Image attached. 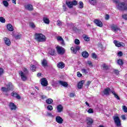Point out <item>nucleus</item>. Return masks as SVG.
Segmentation results:
<instances>
[{"instance_id": "1", "label": "nucleus", "mask_w": 127, "mask_h": 127, "mask_svg": "<svg viewBox=\"0 0 127 127\" xmlns=\"http://www.w3.org/2000/svg\"><path fill=\"white\" fill-rule=\"evenodd\" d=\"M35 39L38 42H45L46 41V37L41 33H36L35 34Z\"/></svg>"}, {"instance_id": "2", "label": "nucleus", "mask_w": 127, "mask_h": 127, "mask_svg": "<svg viewBox=\"0 0 127 127\" xmlns=\"http://www.w3.org/2000/svg\"><path fill=\"white\" fill-rule=\"evenodd\" d=\"M117 7L118 9L121 11L127 10V3L126 4L125 2H119L117 3Z\"/></svg>"}, {"instance_id": "3", "label": "nucleus", "mask_w": 127, "mask_h": 127, "mask_svg": "<svg viewBox=\"0 0 127 127\" xmlns=\"http://www.w3.org/2000/svg\"><path fill=\"white\" fill-rule=\"evenodd\" d=\"M113 119L115 125H116L117 127H121L122 126L121 120L120 119V117H119V115L117 114L116 116H113Z\"/></svg>"}, {"instance_id": "4", "label": "nucleus", "mask_w": 127, "mask_h": 127, "mask_svg": "<svg viewBox=\"0 0 127 127\" xmlns=\"http://www.w3.org/2000/svg\"><path fill=\"white\" fill-rule=\"evenodd\" d=\"M65 3L69 8H72L73 5H77L78 4V1L77 0L66 1Z\"/></svg>"}, {"instance_id": "5", "label": "nucleus", "mask_w": 127, "mask_h": 127, "mask_svg": "<svg viewBox=\"0 0 127 127\" xmlns=\"http://www.w3.org/2000/svg\"><path fill=\"white\" fill-rule=\"evenodd\" d=\"M114 43L117 47H125L126 46L125 43L117 40H114Z\"/></svg>"}, {"instance_id": "6", "label": "nucleus", "mask_w": 127, "mask_h": 127, "mask_svg": "<svg viewBox=\"0 0 127 127\" xmlns=\"http://www.w3.org/2000/svg\"><path fill=\"white\" fill-rule=\"evenodd\" d=\"M56 49L58 54H64L65 53V49L62 47L57 46Z\"/></svg>"}, {"instance_id": "7", "label": "nucleus", "mask_w": 127, "mask_h": 127, "mask_svg": "<svg viewBox=\"0 0 127 127\" xmlns=\"http://www.w3.org/2000/svg\"><path fill=\"white\" fill-rule=\"evenodd\" d=\"M19 74L21 77V79L22 81H26L27 80V77H26V75L24 72H22V71H19Z\"/></svg>"}, {"instance_id": "8", "label": "nucleus", "mask_w": 127, "mask_h": 127, "mask_svg": "<svg viewBox=\"0 0 127 127\" xmlns=\"http://www.w3.org/2000/svg\"><path fill=\"white\" fill-rule=\"evenodd\" d=\"M41 84L42 86L44 87H46L48 85V81L47 79L45 78H42L41 80Z\"/></svg>"}, {"instance_id": "9", "label": "nucleus", "mask_w": 127, "mask_h": 127, "mask_svg": "<svg viewBox=\"0 0 127 127\" xmlns=\"http://www.w3.org/2000/svg\"><path fill=\"white\" fill-rule=\"evenodd\" d=\"M111 30L113 31V32H117L119 31V30H121V29L118 27L116 25H112L111 26Z\"/></svg>"}, {"instance_id": "10", "label": "nucleus", "mask_w": 127, "mask_h": 127, "mask_svg": "<svg viewBox=\"0 0 127 127\" xmlns=\"http://www.w3.org/2000/svg\"><path fill=\"white\" fill-rule=\"evenodd\" d=\"M80 48H81L80 46H77L75 47V48H74V47H71L70 48V50L72 52V53L74 54H76V53H77V51H79V50H80Z\"/></svg>"}, {"instance_id": "11", "label": "nucleus", "mask_w": 127, "mask_h": 127, "mask_svg": "<svg viewBox=\"0 0 127 127\" xmlns=\"http://www.w3.org/2000/svg\"><path fill=\"white\" fill-rule=\"evenodd\" d=\"M110 92H111V89L109 87H107L103 91H102V93L106 96H109L110 95Z\"/></svg>"}, {"instance_id": "12", "label": "nucleus", "mask_w": 127, "mask_h": 127, "mask_svg": "<svg viewBox=\"0 0 127 127\" xmlns=\"http://www.w3.org/2000/svg\"><path fill=\"white\" fill-rule=\"evenodd\" d=\"M94 22L97 26H99V27H102L103 26V23H102V21L99 19H95L94 20Z\"/></svg>"}, {"instance_id": "13", "label": "nucleus", "mask_w": 127, "mask_h": 127, "mask_svg": "<svg viewBox=\"0 0 127 127\" xmlns=\"http://www.w3.org/2000/svg\"><path fill=\"white\" fill-rule=\"evenodd\" d=\"M86 120L87 126H92V125H93L94 123V121L93 120V119L87 117L86 118Z\"/></svg>"}, {"instance_id": "14", "label": "nucleus", "mask_w": 127, "mask_h": 127, "mask_svg": "<svg viewBox=\"0 0 127 127\" xmlns=\"http://www.w3.org/2000/svg\"><path fill=\"white\" fill-rule=\"evenodd\" d=\"M56 122H57L58 124H63V119L60 116H57L56 117Z\"/></svg>"}, {"instance_id": "15", "label": "nucleus", "mask_w": 127, "mask_h": 127, "mask_svg": "<svg viewBox=\"0 0 127 127\" xmlns=\"http://www.w3.org/2000/svg\"><path fill=\"white\" fill-rule=\"evenodd\" d=\"M25 8L27 9V10L32 11L33 10V6L31 4H28L25 6Z\"/></svg>"}, {"instance_id": "16", "label": "nucleus", "mask_w": 127, "mask_h": 127, "mask_svg": "<svg viewBox=\"0 0 127 127\" xmlns=\"http://www.w3.org/2000/svg\"><path fill=\"white\" fill-rule=\"evenodd\" d=\"M4 43L7 45V46H10V44L11 43L10 42V40L8 39L7 37H4L3 38Z\"/></svg>"}, {"instance_id": "17", "label": "nucleus", "mask_w": 127, "mask_h": 127, "mask_svg": "<svg viewBox=\"0 0 127 127\" xmlns=\"http://www.w3.org/2000/svg\"><path fill=\"white\" fill-rule=\"evenodd\" d=\"M9 108L10 109L11 111H14L16 110V106L14 105L13 103H10L9 104Z\"/></svg>"}, {"instance_id": "18", "label": "nucleus", "mask_w": 127, "mask_h": 127, "mask_svg": "<svg viewBox=\"0 0 127 127\" xmlns=\"http://www.w3.org/2000/svg\"><path fill=\"white\" fill-rule=\"evenodd\" d=\"M57 67L60 69H63L65 67V64L62 62H60L58 63Z\"/></svg>"}, {"instance_id": "19", "label": "nucleus", "mask_w": 127, "mask_h": 127, "mask_svg": "<svg viewBox=\"0 0 127 127\" xmlns=\"http://www.w3.org/2000/svg\"><path fill=\"white\" fill-rule=\"evenodd\" d=\"M11 95L13 97H15V98H16V99H18V100H20L21 99V97H20V96L18 95V94L16 93L15 92H13L11 93Z\"/></svg>"}, {"instance_id": "20", "label": "nucleus", "mask_w": 127, "mask_h": 127, "mask_svg": "<svg viewBox=\"0 0 127 127\" xmlns=\"http://www.w3.org/2000/svg\"><path fill=\"white\" fill-rule=\"evenodd\" d=\"M85 83V80H81L77 84V88L78 89H82L83 87V84Z\"/></svg>"}, {"instance_id": "21", "label": "nucleus", "mask_w": 127, "mask_h": 127, "mask_svg": "<svg viewBox=\"0 0 127 127\" xmlns=\"http://www.w3.org/2000/svg\"><path fill=\"white\" fill-rule=\"evenodd\" d=\"M6 87H7V89H8V91L13 90V85H12V84H11L10 82H9L7 84H6Z\"/></svg>"}, {"instance_id": "22", "label": "nucleus", "mask_w": 127, "mask_h": 127, "mask_svg": "<svg viewBox=\"0 0 127 127\" xmlns=\"http://www.w3.org/2000/svg\"><path fill=\"white\" fill-rule=\"evenodd\" d=\"M57 110L58 112V113H61L63 111V106H62L61 105H59L57 107Z\"/></svg>"}, {"instance_id": "23", "label": "nucleus", "mask_w": 127, "mask_h": 127, "mask_svg": "<svg viewBox=\"0 0 127 127\" xmlns=\"http://www.w3.org/2000/svg\"><path fill=\"white\" fill-rule=\"evenodd\" d=\"M48 53L49 54H50V55H54L55 54V50L53 49H48Z\"/></svg>"}, {"instance_id": "24", "label": "nucleus", "mask_w": 127, "mask_h": 127, "mask_svg": "<svg viewBox=\"0 0 127 127\" xmlns=\"http://www.w3.org/2000/svg\"><path fill=\"white\" fill-rule=\"evenodd\" d=\"M82 56H83L84 58H88V57H89V54L87 51L82 52Z\"/></svg>"}, {"instance_id": "25", "label": "nucleus", "mask_w": 127, "mask_h": 127, "mask_svg": "<svg viewBox=\"0 0 127 127\" xmlns=\"http://www.w3.org/2000/svg\"><path fill=\"white\" fill-rule=\"evenodd\" d=\"M7 28L9 31H13V27L10 24L7 25Z\"/></svg>"}, {"instance_id": "26", "label": "nucleus", "mask_w": 127, "mask_h": 127, "mask_svg": "<svg viewBox=\"0 0 127 127\" xmlns=\"http://www.w3.org/2000/svg\"><path fill=\"white\" fill-rule=\"evenodd\" d=\"M59 84L60 85H62V86H63L64 87H67L68 86V83L67 82H65L62 81H59Z\"/></svg>"}, {"instance_id": "27", "label": "nucleus", "mask_w": 127, "mask_h": 127, "mask_svg": "<svg viewBox=\"0 0 127 127\" xmlns=\"http://www.w3.org/2000/svg\"><path fill=\"white\" fill-rule=\"evenodd\" d=\"M46 103L48 105H51V104L53 103V100H52L51 98H49L46 100Z\"/></svg>"}, {"instance_id": "28", "label": "nucleus", "mask_w": 127, "mask_h": 127, "mask_svg": "<svg viewBox=\"0 0 127 127\" xmlns=\"http://www.w3.org/2000/svg\"><path fill=\"white\" fill-rule=\"evenodd\" d=\"M42 65L43 67H46V66H47V61L45 59H43L42 62Z\"/></svg>"}, {"instance_id": "29", "label": "nucleus", "mask_w": 127, "mask_h": 127, "mask_svg": "<svg viewBox=\"0 0 127 127\" xmlns=\"http://www.w3.org/2000/svg\"><path fill=\"white\" fill-rule=\"evenodd\" d=\"M43 21L44 22H45V23H46L47 24H49V23L50 22L49 19L47 17L43 18Z\"/></svg>"}, {"instance_id": "30", "label": "nucleus", "mask_w": 127, "mask_h": 127, "mask_svg": "<svg viewBox=\"0 0 127 127\" xmlns=\"http://www.w3.org/2000/svg\"><path fill=\"white\" fill-rule=\"evenodd\" d=\"M112 93L113 94V95H114L115 98H116V99H117V100H120V97H119V95H118V94H116V92L115 91H112Z\"/></svg>"}, {"instance_id": "31", "label": "nucleus", "mask_w": 127, "mask_h": 127, "mask_svg": "<svg viewBox=\"0 0 127 127\" xmlns=\"http://www.w3.org/2000/svg\"><path fill=\"white\" fill-rule=\"evenodd\" d=\"M83 39L85 41H90V37H88L86 35H83Z\"/></svg>"}, {"instance_id": "32", "label": "nucleus", "mask_w": 127, "mask_h": 127, "mask_svg": "<svg viewBox=\"0 0 127 127\" xmlns=\"http://www.w3.org/2000/svg\"><path fill=\"white\" fill-rule=\"evenodd\" d=\"M2 3L4 5V6H5V7H7V6H8V2H7V0H3L2 1Z\"/></svg>"}, {"instance_id": "33", "label": "nucleus", "mask_w": 127, "mask_h": 127, "mask_svg": "<svg viewBox=\"0 0 127 127\" xmlns=\"http://www.w3.org/2000/svg\"><path fill=\"white\" fill-rule=\"evenodd\" d=\"M89 3L92 5H95L97 3V1L96 0H89Z\"/></svg>"}, {"instance_id": "34", "label": "nucleus", "mask_w": 127, "mask_h": 127, "mask_svg": "<svg viewBox=\"0 0 127 127\" xmlns=\"http://www.w3.org/2000/svg\"><path fill=\"white\" fill-rule=\"evenodd\" d=\"M102 67L103 68V70H108L109 69V66L108 65L106 64H102Z\"/></svg>"}, {"instance_id": "35", "label": "nucleus", "mask_w": 127, "mask_h": 127, "mask_svg": "<svg viewBox=\"0 0 127 127\" xmlns=\"http://www.w3.org/2000/svg\"><path fill=\"white\" fill-rule=\"evenodd\" d=\"M1 90L2 91V92H9V91L8 90V88L4 87H2L1 88Z\"/></svg>"}, {"instance_id": "36", "label": "nucleus", "mask_w": 127, "mask_h": 127, "mask_svg": "<svg viewBox=\"0 0 127 127\" xmlns=\"http://www.w3.org/2000/svg\"><path fill=\"white\" fill-rule=\"evenodd\" d=\"M78 4L79 8H83L84 7V3L82 1H79Z\"/></svg>"}, {"instance_id": "37", "label": "nucleus", "mask_w": 127, "mask_h": 127, "mask_svg": "<svg viewBox=\"0 0 127 127\" xmlns=\"http://www.w3.org/2000/svg\"><path fill=\"white\" fill-rule=\"evenodd\" d=\"M117 63L119 64V65H124V62L122 60H118L117 61Z\"/></svg>"}, {"instance_id": "38", "label": "nucleus", "mask_w": 127, "mask_h": 127, "mask_svg": "<svg viewBox=\"0 0 127 127\" xmlns=\"http://www.w3.org/2000/svg\"><path fill=\"white\" fill-rule=\"evenodd\" d=\"M57 25L58 26H62V21H61L60 20H58L57 21Z\"/></svg>"}, {"instance_id": "39", "label": "nucleus", "mask_w": 127, "mask_h": 127, "mask_svg": "<svg viewBox=\"0 0 127 127\" xmlns=\"http://www.w3.org/2000/svg\"><path fill=\"white\" fill-rule=\"evenodd\" d=\"M35 69H36L35 65H31V69L32 70V72H35Z\"/></svg>"}, {"instance_id": "40", "label": "nucleus", "mask_w": 127, "mask_h": 127, "mask_svg": "<svg viewBox=\"0 0 127 127\" xmlns=\"http://www.w3.org/2000/svg\"><path fill=\"white\" fill-rule=\"evenodd\" d=\"M74 43L76 44V45H79L80 44V40L78 39H75L74 40Z\"/></svg>"}, {"instance_id": "41", "label": "nucleus", "mask_w": 127, "mask_h": 127, "mask_svg": "<svg viewBox=\"0 0 127 127\" xmlns=\"http://www.w3.org/2000/svg\"><path fill=\"white\" fill-rule=\"evenodd\" d=\"M0 21L2 23H4L5 22V19L2 17H0Z\"/></svg>"}, {"instance_id": "42", "label": "nucleus", "mask_w": 127, "mask_h": 127, "mask_svg": "<svg viewBox=\"0 0 127 127\" xmlns=\"http://www.w3.org/2000/svg\"><path fill=\"white\" fill-rule=\"evenodd\" d=\"M47 109H48V110H49V111H53V107L51 105L48 106Z\"/></svg>"}, {"instance_id": "43", "label": "nucleus", "mask_w": 127, "mask_h": 127, "mask_svg": "<svg viewBox=\"0 0 127 127\" xmlns=\"http://www.w3.org/2000/svg\"><path fill=\"white\" fill-rule=\"evenodd\" d=\"M29 26H30V27L32 28H35L36 26H35V24H34L33 23H30Z\"/></svg>"}, {"instance_id": "44", "label": "nucleus", "mask_w": 127, "mask_h": 127, "mask_svg": "<svg viewBox=\"0 0 127 127\" xmlns=\"http://www.w3.org/2000/svg\"><path fill=\"white\" fill-rule=\"evenodd\" d=\"M123 110L125 113H127V107L126 106H123Z\"/></svg>"}, {"instance_id": "45", "label": "nucleus", "mask_w": 127, "mask_h": 127, "mask_svg": "<svg viewBox=\"0 0 127 127\" xmlns=\"http://www.w3.org/2000/svg\"><path fill=\"white\" fill-rule=\"evenodd\" d=\"M87 64H88V65H89V66H90V67L93 66V64L91 61H87Z\"/></svg>"}, {"instance_id": "46", "label": "nucleus", "mask_w": 127, "mask_h": 127, "mask_svg": "<svg viewBox=\"0 0 127 127\" xmlns=\"http://www.w3.org/2000/svg\"><path fill=\"white\" fill-rule=\"evenodd\" d=\"M63 9L64 11H67V7H66V5L64 4L63 5Z\"/></svg>"}, {"instance_id": "47", "label": "nucleus", "mask_w": 127, "mask_h": 127, "mask_svg": "<svg viewBox=\"0 0 127 127\" xmlns=\"http://www.w3.org/2000/svg\"><path fill=\"white\" fill-rule=\"evenodd\" d=\"M82 72L83 73V74H87L88 73V71H87V70L85 69H81Z\"/></svg>"}, {"instance_id": "48", "label": "nucleus", "mask_w": 127, "mask_h": 127, "mask_svg": "<svg viewBox=\"0 0 127 127\" xmlns=\"http://www.w3.org/2000/svg\"><path fill=\"white\" fill-rule=\"evenodd\" d=\"M87 112L89 114H93V113H94V111H93V110L91 108L89 109Z\"/></svg>"}, {"instance_id": "49", "label": "nucleus", "mask_w": 127, "mask_h": 127, "mask_svg": "<svg viewBox=\"0 0 127 127\" xmlns=\"http://www.w3.org/2000/svg\"><path fill=\"white\" fill-rule=\"evenodd\" d=\"M47 115L48 117H51V118H53V117H54L53 116V115H52V114L50 113H47Z\"/></svg>"}, {"instance_id": "50", "label": "nucleus", "mask_w": 127, "mask_h": 127, "mask_svg": "<svg viewBox=\"0 0 127 127\" xmlns=\"http://www.w3.org/2000/svg\"><path fill=\"white\" fill-rule=\"evenodd\" d=\"M3 74V69L0 68V76H1Z\"/></svg>"}, {"instance_id": "51", "label": "nucleus", "mask_w": 127, "mask_h": 127, "mask_svg": "<svg viewBox=\"0 0 127 127\" xmlns=\"http://www.w3.org/2000/svg\"><path fill=\"white\" fill-rule=\"evenodd\" d=\"M23 71H24V74H28V70H27V69H26V68L23 69Z\"/></svg>"}, {"instance_id": "52", "label": "nucleus", "mask_w": 127, "mask_h": 127, "mask_svg": "<svg viewBox=\"0 0 127 127\" xmlns=\"http://www.w3.org/2000/svg\"><path fill=\"white\" fill-rule=\"evenodd\" d=\"M57 40H58V41H62V40H63V38H62L61 36H59L57 38Z\"/></svg>"}, {"instance_id": "53", "label": "nucleus", "mask_w": 127, "mask_h": 127, "mask_svg": "<svg viewBox=\"0 0 127 127\" xmlns=\"http://www.w3.org/2000/svg\"><path fill=\"white\" fill-rule=\"evenodd\" d=\"M114 72L117 75H119L120 74V71H119V70L115 69L114 70Z\"/></svg>"}, {"instance_id": "54", "label": "nucleus", "mask_w": 127, "mask_h": 127, "mask_svg": "<svg viewBox=\"0 0 127 127\" xmlns=\"http://www.w3.org/2000/svg\"><path fill=\"white\" fill-rule=\"evenodd\" d=\"M69 97L70 98H73V97H75V93H70Z\"/></svg>"}, {"instance_id": "55", "label": "nucleus", "mask_w": 127, "mask_h": 127, "mask_svg": "<svg viewBox=\"0 0 127 127\" xmlns=\"http://www.w3.org/2000/svg\"><path fill=\"white\" fill-rule=\"evenodd\" d=\"M122 17L124 19H126V20H127V14H124L122 15Z\"/></svg>"}, {"instance_id": "56", "label": "nucleus", "mask_w": 127, "mask_h": 127, "mask_svg": "<svg viewBox=\"0 0 127 127\" xmlns=\"http://www.w3.org/2000/svg\"><path fill=\"white\" fill-rule=\"evenodd\" d=\"M21 36H20V35H17V36H15V39H20V38Z\"/></svg>"}, {"instance_id": "57", "label": "nucleus", "mask_w": 127, "mask_h": 127, "mask_svg": "<svg viewBox=\"0 0 127 127\" xmlns=\"http://www.w3.org/2000/svg\"><path fill=\"white\" fill-rule=\"evenodd\" d=\"M92 58H93L94 59H96V58H97V55L95 54H92Z\"/></svg>"}, {"instance_id": "58", "label": "nucleus", "mask_w": 127, "mask_h": 127, "mask_svg": "<svg viewBox=\"0 0 127 127\" xmlns=\"http://www.w3.org/2000/svg\"><path fill=\"white\" fill-rule=\"evenodd\" d=\"M90 84H91V81H88L87 82V83L85 85V86H87V88H88V87H89V86H90Z\"/></svg>"}, {"instance_id": "59", "label": "nucleus", "mask_w": 127, "mask_h": 127, "mask_svg": "<svg viewBox=\"0 0 127 127\" xmlns=\"http://www.w3.org/2000/svg\"><path fill=\"white\" fill-rule=\"evenodd\" d=\"M77 77H82V74H81V73H80V72H77Z\"/></svg>"}, {"instance_id": "60", "label": "nucleus", "mask_w": 127, "mask_h": 127, "mask_svg": "<svg viewBox=\"0 0 127 127\" xmlns=\"http://www.w3.org/2000/svg\"><path fill=\"white\" fill-rule=\"evenodd\" d=\"M118 56H119L120 57L123 56V52H119L118 53Z\"/></svg>"}, {"instance_id": "61", "label": "nucleus", "mask_w": 127, "mask_h": 127, "mask_svg": "<svg viewBox=\"0 0 127 127\" xmlns=\"http://www.w3.org/2000/svg\"><path fill=\"white\" fill-rule=\"evenodd\" d=\"M122 120H123L124 121L127 120V118H126V116L125 115H123L122 117H121Z\"/></svg>"}, {"instance_id": "62", "label": "nucleus", "mask_w": 127, "mask_h": 127, "mask_svg": "<svg viewBox=\"0 0 127 127\" xmlns=\"http://www.w3.org/2000/svg\"><path fill=\"white\" fill-rule=\"evenodd\" d=\"M46 98H47L46 96L41 95V99H42V100H44V99H46Z\"/></svg>"}, {"instance_id": "63", "label": "nucleus", "mask_w": 127, "mask_h": 127, "mask_svg": "<svg viewBox=\"0 0 127 127\" xmlns=\"http://www.w3.org/2000/svg\"><path fill=\"white\" fill-rule=\"evenodd\" d=\"M109 18H110V16L108 14H106L105 16V19L108 20V19H109Z\"/></svg>"}, {"instance_id": "64", "label": "nucleus", "mask_w": 127, "mask_h": 127, "mask_svg": "<svg viewBox=\"0 0 127 127\" xmlns=\"http://www.w3.org/2000/svg\"><path fill=\"white\" fill-rule=\"evenodd\" d=\"M119 1L120 0H113V2H115V3H116V4L119 3Z\"/></svg>"}]
</instances>
